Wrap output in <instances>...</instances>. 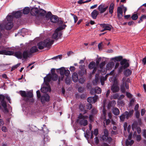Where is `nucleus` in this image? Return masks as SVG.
I'll return each mask as SVG.
<instances>
[{
    "instance_id": "nucleus-28",
    "label": "nucleus",
    "mask_w": 146,
    "mask_h": 146,
    "mask_svg": "<svg viewBox=\"0 0 146 146\" xmlns=\"http://www.w3.org/2000/svg\"><path fill=\"white\" fill-rule=\"evenodd\" d=\"M114 63L113 62H110L107 64L106 66V70H111L114 66Z\"/></svg>"
},
{
    "instance_id": "nucleus-22",
    "label": "nucleus",
    "mask_w": 146,
    "mask_h": 146,
    "mask_svg": "<svg viewBox=\"0 0 146 146\" xmlns=\"http://www.w3.org/2000/svg\"><path fill=\"white\" fill-rule=\"evenodd\" d=\"M111 90L113 93L118 92L119 90V88L117 85L115 84H113L111 86Z\"/></svg>"
},
{
    "instance_id": "nucleus-34",
    "label": "nucleus",
    "mask_w": 146,
    "mask_h": 146,
    "mask_svg": "<svg viewBox=\"0 0 146 146\" xmlns=\"http://www.w3.org/2000/svg\"><path fill=\"white\" fill-rule=\"evenodd\" d=\"M99 79V74H96L95 75V80L93 81V83L94 85H95L97 84Z\"/></svg>"
},
{
    "instance_id": "nucleus-17",
    "label": "nucleus",
    "mask_w": 146,
    "mask_h": 146,
    "mask_svg": "<svg viewBox=\"0 0 146 146\" xmlns=\"http://www.w3.org/2000/svg\"><path fill=\"white\" fill-rule=\"evenodd\" d=\"M46 86L43 87L41 89V91L43 93H46L48 91L50 92L51 89L49 85L46 84Z\"/></svg>"
},
{
    "instance_id": "nucleus-9",
    "label": "nucleus",
    "mask_w": 146,
    "mask_h": 146,
    "mask_svg": "<svg viewBox=\"0 0 146 146\" xmlns=\"http://www.w3.org/2000/svg\"><path fill=\"white\" fill-rule=\"evenodd\" d=\"M126 78L123 77L122 79L123 83L122 85L121 86V92L123 93H125V89L124 87V86L126 89H129V86L128 85H127L126 82H125L126 80Z\"/></svg>"
},
{
    "instance_id": "nucleus-24",
    "label": "nucleus",
    "mask_w": 146,
    "mask_h": 146,
    "mask_svg": "<svg viewBox=\"0 0 146 146\" xmlns=\"http://www.w3.org/2000/svg\"><path fill=\"white\" fill-rule=\"evenodd\" d=\"M51 71L52 74L51 76L52 80L54 81L57 80L58 79V76L56 74H54L55 72L54 69H52Z\"/></svg>"
},
{
    "instance_id": "nucleus-1",
    "label": "nucleus",
    "mask_w": 146,
    "mask_h": 146,
    "mask_svg": "<svg viewBox=\"0 0 146 146\" xmlns=\"http://www.w3.org/2000/svg\"><path fill=\"white\" fill-rule=\"evenodd\" d=\"M13 17L11 15H8L6 18V19L3 21V23L4 28L6 29L10 30L13 26L12 21Z\"/></svg>"
},
{
    "instance_id": "nucleus-11",
    "label": "nucleus",
    "mask_w": 146,
    "mask_h": 146,
    "mask_svg": "<svg viewBox=\"0 0 146 146\" xmlns=\"http://www.w3.org/2000/svg\"><path fill=\"white\" fill-rule=\"evenodd\" d=\"M108 6H105L104 4L100 5L98 7V9L100 13H102L105 12L107 9Z\"/></svg>"
},
{
    "instance_id": "nucleus-45",
    "label": "nucleus",
    "mask_w": 146,
    "mask_h": 146,
    "mask_svg": "<svg viewBox=\"0 0 146 146\" xmlns=\"http://www.w3.org/2000/svg\"><path fill=\"white\" fill-rule=\"evenodd\" d=\"M52 15V13L50 12H48L47 14L46 13L45 16L47 19H50V18Z\"/></svg>"
},
{
    "instance_id": "nucleus-29",
    "label": "nucleus",
    "mask_w": 146,
    "mask_h": 146,
    "mask_svg": "<svg viewBox=\"0 0 146 146\" xmlns=\"http://www.w3.org/2000/svg\"><path fill=\"white\" fill-rule=\"evenodd\" d=\"M134 112L133 110L130 111L129 112L127 111L125 112V113L126 115V117L127 119H128L129 117H131L132 116Z\"/></svg>"
},
{
    "instance_id": "nucleus-16",
    "label": "nucleus",
    "mask_w": 146,
    "mask_h": 146,
    "mask_svg": "<svg viewBox=\"0 0 146 146\" xmlns=\"http://www.w3.org/2000/svg\"><path fill=\"white\" fill-rule=\"evenodd\" d=\"M50 99V96L47 94H45L41 96V102L42 103H44L46 102H48Z\"/></svg>"
},
{
    "instance_id": "nucleus-30",
    "label": "nucleus",
    "mask_w": 146,
    "mask_h": 146,
    "mask_svg": "<svg viewBox=\"0 0 146 146\" xmlns=\"http://www.w3.org/2000/svg\"><path fill=\"white\" fill-rule=\"evenodd\" d=\"M51 21L53 23H56L58 20V17L56 15H52L50 19Z\"/></svg>"
},
{
    "instance_id": "nucleus-50",
    "label": "nucleus",
    "mask_w": 146,
    "mask_h": 146,
    "mask_svg": "<svg viewBox=\"0 0 146 146\" xmlns=\"http://www.w3.org/2000/svg\"><path fill=\"white\" fill-rule=\"evenodd\" d=\"M107 75H106L105 77L102 76L100 78V81H104L106 80L107 78Z\"/></svg>"
},
{
    "instance_id": "nucleus-43",
    "label": "nucleus",
    "mask_w": 146,
    "mask_h": 146,
    "mask_svg": "<svg viewBox=\"0 0 146 146\" xmlns=\"http://www.w3.org/2000/svg\"><path fill=\"white\" fill-rule=\"evenodd\" d=\"M125 116L126 115L125 112L119 117L120 121H123L125 118Z\"/></svg>"
},
{
    "instance_id": "nucleus-31",
    "label": "nucleus",
    "mask_w": 146,
    "mask_h": 146,
    "mask_svg": "<svg viewBox=\"0 0 146 146\" xmlns=\"http://www.w3.org/2000/svg\"><path fill=\"white\" fill-rule=\"evenodd\" d=\"M15 56L17 58L21 59L23 57L22 53L20 51H17L15 53Z\"/></svg>"
},
{
    "instance_id": "nucleus-49",
    "label": "nucleus",
    "mask_w": 146,
    "mask_h": 146,
    "mask_svg": "<svg viewBox=\"0 0 146 146\" xmlns=\"http://www.w3.org/2000/svg\"><path fill=\"white\" fill-rule=\"evenodd\" d=\"M100 72L102 74H106V70L105 68H100Z\"/></svg>"
},
{
    "instance_id": "nucleus-18",
    "label": "nucleus",
    "mask_w": 146,
    "mask_h": 146,
    "mask_svg": "<svg viewBox=\"0 0 146 146\" xmlns=\"http://www.w3.org/2000/svg\"><path fill=\"white\" fill-rule=\"evenodd\" d=\"M59 69L60 70V73L61 75V77L58 78V81L60 82V80H62L63 79L64 75L65 69L63 67L60 68Z\"/></svg>"
},
{
    "instance_id": "nucleus-21",
    "label": "nucleus",
    "mask_w": 146,
    "mask_h": 146,
    "mask_svg": "<svg viewBox=\"0 0 146 146\" xmlns=\"http://www.w3.org/2000/svg\"><path fill=\"white\" fill-rule=\"evenodd\" d=\"M100 25L103 28H104V30H106L111 31L112 27L111 25L105 24H101Z\"/></svg>"
},
{
    "instance_id": "nucleus-58",
    "label": "nucleus",
    "mask_w": 146,
    "mask_h": 146,
    "mask_svg": "<svg viewBox=\"0 0 146 146\" xmlns=\"http://www.w3.org/2000/svg\"><path fill=\"white\" fill-rule=\"evenodd\" d=\"M50 138L48 136H44V142L48 141L50 140Z\"/></svg>"
},
{
    "instance_id": "nucleus-4",
    "label": "nucleus",
    "mask_w": 146,
    "mask_h": 146,
    "mask_svg": "<svg viewBox=\"0 0 146 146\" xmlns=\"http://www.w3.org/2000/svg\"><path fill=\"white\" fill-rule=\"evenodd\" d=\"M66 27V25H63L57 28L52 35V38L56 39L58 36H61L62 34L60 32V31L64 29Z\"/></svg>"
},
{
    "instance_id": "nucleus-51",
    "label": "nucleus",
    "mask_w": 146,
    "mask_h": 146,
    "mask_svg": "<svg viewBox=\"0 0 146 146\" xmlns=\"http://www.w3.org/2000/svg\"><path fill=\"white\" fill-rule=\"evenodd\" d=\"M98 98V96L96 95H95L93 97V103H95L97 101Z\"/></svg>"
},
{
    "instance_id": "nucleus-46",
    "label": "nucleus",
    "mask_w": 146,
    "mask_h": 146,
    "mask_svg": "<svg viewBox=\"0 0 146 146\" xmlns=\"http://www.w3.org/2000/svg\"><path fill=\"white\" fill-rule=\"evenodd\" d=\"M33 96V93L30 91H29L26 93V97L31 98Z\"/></svg>"
},
{
    "instance_id": "nucleus-26",
    "label": "nucleus",
    "mask_w": 146,
    "mask_h": 146,
    "mask_svg": "<svg viewBox=\"0 0 146 146\" xmlns=\"http://www.w3.org/2000/svg\"><path fill=\"white\" fill-rule=\"evenodd\" d=\"M51 77L50 75H49L44 78V82H45L46 84L49 85L48 82L51 81Z\"/></svg>"
},
{
    "instance_id": "nucleus-27",
    "label": "nucleus",
    "mask_w": 146,
    "mask_h": 146,
    "mask_svg": "<svg viewBox=\"0 0 146 146\" xmlns=\"http://www.w3.org/2000/svg\"><path fill=\"white\" fill-rule=\"evenodd\" d=\"M99 14V12L96 9H94L91 13L92 17L94 19L96 18L97 17Z\"/></svg>"
},
{
    "instance_id": "nucleus-10",
    "label": "nucleus",
    "mask_w": 146,
    "mask_h": 146,
    "mask_svg": "<svg viewBox=\"0 0 146 146\" xmlns=\"http://www.w3.org/2000/svg\"><path fill=\"white\" fill-rule=\"evenodd\" d=\"M88 68L90 69H93L92 72V74H93L96 71L97 66L96 65V63L94 62H92L90 63L88 65Z\"/></svg>"
},
{
    "instance_id": "nucleus-55",
    "label": "nucleus",
    "mask_w": 146,
    "mask_h": 146,
    "mask_svg": "<svg viewBox=\"0 0 146 146\" xmlns=\"http://www.w3.org/2000/svg\"><path fill=\"white\" fill-rule=\"evenodd\" d=\"M105 64L106 63L105 62H104L101 63L100 64V69L104 68V67L105 66Z\"/></svg>"
},
{
    "instance_id": "nucleus-63",
    "label": "nucleus",
    "mask_w": 146,
    "mask_h": 146,
    "mask_svg": "<svg viewBox=\"0 0 146 146\" xmlns=\"http://www.w3.org/2000/svg\"><path fill=\"white\" fill-rule=\"evenodd\" d=\"M87 108L88 109H90L92 108V105L90 104H88L86 105Z\"/></svg>"
},
{
    "instance_id": "nucleus-44",
    "label": "nucleus",
    "mask_w": 146,
    "mask_h": 146,
    "mask_svg": "<svg viewBox=\"0 0 146 146\" xmlns=\"http://www.w3.org/2000/svg\"><path fill=\"white\" fill-rule=\"evenodd\" d=\"M19 93L22 97H26V92L25 91H19Z\"/></svg>"
},
{
    "instance_id": "nucleus-25",
    "label": "nucleus",
    "mask_w": 146,
    "mask_h": 146,
    "mask_svg": "<svg viewBox=\"0 0 146 146\" xmlns=\"http://www.w3.org/2000/svg\"><path fill=\"white\" fill-rule=\"evenodd\" d=\"M72 79L74 82H76L78 80V77L77 73L76 72L73 73L72 75Z\"/></svg>"
},
{
    "instance_id": "nucleus-7",
    "label": "nucleus",
    "mask_w": 146,
    "mask_h": 146,
    "mask_svg": "<svg viewBox=\"0 0 146 146\" xmlns=\"http://www.w3.org/2000/svg\"><path fill=\"white\" fill-rule=\"evenodd\" d=\"M46 13V12L45 11L42 9H39L38 10L36 19L38 20L39 21L42 20L43 18H44Z\"/></svg>"
},
{
    "instance_id": "nucleus-6",
    "label": "nucleus",
    "mask_w": 146,
    "mask_h": 146,
    "mask_svg": "<svg viewBox=\"0 0 146 146\" xmlns=\"http://www.w3.org/2000/svg\"><path fill=\"white\" fill-rule=\"evenodd\" d=\"M104 134L102 137V140L110 143L112 141V139L111 137L108 136V131L107 129H105L104 130Z\"/></svg>"
},
{
    "instance_id": "nucleus-20",
    "label": "nucleus",
    "mask_w": 146,
    "mask_h": 146,
    "mask_svg": "<svg viewBox=\"0 0 146 146\" xmlns=\"http://www.w3.org/2000/svg\"><path fill=\"white\" fill-rule=\"evenodd\" d=\"M23 54V57L25 59H27L28 58L30 57L31 54L28 50H25L24 51Z\"/></svg>"
},
{
    "instance_id": "nucleus-3",
    "label": "nucleus",
    "mask_w": 146,
    "mask_h": 146,
    "mask_svg": "<svg viewBox=\"0 0 146 146\" xmlns=\"http://www.w3.org/2000/svg\"><path fill=\"white\" fill-rule=\"evenodd\" d=\"M120 64L121 66H120L118 68V72L119 73L121 72L123 69L128 67L129 65L127 60L125 59H123L120 62Z\"/></svg>"
},
{
    "instance_id": "nucleus-19",
    "label": "nucleus",
    "mask_w": 146,
    "mask_h": 146,
    "mask_svg": "<svg viewBox=\"0 0 146 146\" xmlns=\"http://www.w3.org/2000/svg\"><path fill=\"white\" fill-rule=\"evenodd\" d=\"M13 54V52L11 51H7L5 50H3L0 51V54H1L11 55Z\"/></svg>"
},
{
    "instance_id": "nucleus-60",
    "label": "nucleus",
    "mask_w": 146,
    "mask_h": 146,
    "mask_svg": "<svg viewBox=\"0 0 146 146\" xmlns=\"http://www.w3.org/2000/svg\"><path fill=\"white\" fill-rule=\"evenodd\" d=\"M109 80L110 82H114L115 83L116 81L115 80V78L113 77L110 78L109 79Z\"/></svg>"
},
{
    "instance_id": "nucleus-2",
    "label": "nucleus",
    "mask_w": 146,
    "mask_h": 146,
    "mask_svg": "<svg viewBox=\"0 0 146 146\" xmlns=\"http://www.w3.org/2000/svg\"><path fill=\"white\" fill-rule=\"evenodd\" d=\"M88 117L87 116H84L80 113L78 116L77 121L81 125L85 126L88 124V121L86 119Z\"/></svg>"
},
{
    "instance_id": "nucleus-5",
    "label": "nucleus",
    "mask_w": 146,
    "mask_h": 146,
    "mask_svg": "<svg viewBox=\"0 0 146 146\" xmlns=\"http://www.w3.org/2000/svg\"><path fill=\"white\" fill-rule=\"evenodd\" d=\"M5 96L3 95H0V102L2 106L4 108L3 111L5 113L8 112V110L7 108V105L6 101L4 100Z\"/></svg>"
},
{
    "instance_id": "nucleus-41",
    "label": "nucleus",
    "mask_w": 146,
    "mask_h": 146,
    "mask_svg": "<svg viewBox=\"0 0 146 146\" xmlns=\"http://www.w3.org/2000/svg\"><path fill=\"white\" fill-rule=\"evenodd\" d=\"M119 97V95L117 94H113L110 97V99L112 100L113 99H118Z\"/></svg>"
},
{
    "instance_id": "nucleus-62",
    "label": "nucleus",
    "mask_w": 146,
    "mask_h": 146,
    "mask_svg": "<svg viewBox=\"0 0 146 146\" xmlns=\"http://www.w3.org/2000/svg\"><path fill=\"white\" fill-rule=\"evenodd\" d=\"M98 133V130L97 129H95L94 131V134L96 136H97Z\"/></svg>"
},
{
    "instance_id": "nucleus-59",
    "label": "nucleus",
    "mask_w": 146,
    "mask_h": 146,
    "mask_svg": "<svg viewBox=\"0 0 146 146\" xmlns=\"http://www.w3.org/2000/svg\"><path fill=\"white\" fill-rule=\"evenodd\" d=\"M102 43L101 42L99 43L98 45V49L99 50H102V46H103Z\"/></svg>"
},
{
    "instance_id": "nucleus-33",
    "label": "nucleus",
    "mask_w": 146,
    "mask_h": 146,
    "mask_svg": "<svg viewBox=\"0 0 146 146\" xmlns=\"http://www.w3.org/2000/svg\"><path fill=\"white\" fill-rule=\"evenodd\" d=\"M38 51V49L36 46L32 47L30 50V52L31 54Z\"/></svg>"
},
{
    "instance_id": "nucleus-36",
    "label": "nucleus",
    "mask_w": 146,
    "mask_h": 146,
    "mask_svg": "<svg viewBox=\"0 0 146 146\" xmlns=\"http://www.w3.org/2000/svg\"><path fill=\"white\" fill-rule=\"evenodd\" d=\"M114 4L112 3L110 5L109 8V12L111 14H112L113 12Z\"/></svg>"
},
{
    "instance_id": "nucleus-64",
    "label": "nucleus",
    "mask_w": 146,
    "mask_h": 146,
    "mask_svg": "<svg viewBox=\"0 0 146 146\" xmlns=\"http://www.w3.org/2000/svg\"><path fill=\"white\" fill-rule=\"evenodd\" d=\"M71 72H74L75 70V68L73 66H71L69 68Z\"/></svg>"
},
{
    "instance_id": "nucleus-35",
    "label": "nucleus",
    "mask_w": 146,
    "mask_h": 146,
    "mask_svg": "<svg viewBox=\"0 0 146 146\" xmlns=\"http://www.w3.org/2000/svg\"><path fill=\"white\" fill-rule=\"evenodd\" d=\"M38 48L39 49H42L45 47L43 42H41L38 43L37 44Z\"/></svg>"
},
{
    "instance_id": "nucleus-8",
    "label": "nucleus",
    "mask_w": 146,
    "mask_h": 146,
    "mask_svg": "<svg viewBox=\"0 0 146 146\" xmlns=\"http://www.w3.org/2000/svg\"><path fill=\"white\" fill-rule=\"evenodd\" d=\"M54 40L52 38H49L43 41L45 47L49 48L53 43Z\"/></svg>"
},
{
    "instance_id": "nucleus-57",
    "label": "nucleus",
    "mask_w": 146,
    "mask_h": 146,
    "mask_svg": "<svg viewBox=\"0 0 146 146\" xmlns=\"http://www.w3.org/2000/svg\"><path fill=\"white\" fill-rule=\"evenodd\" d=\"M101 58H98L97 59V60H96V65H97V66L98 67L99 64L100 63V62L101 60Z\"/></svg>"
},
{
    "instance_id": "nucleus-40",
    "label": "nucleus",
    "mask_w": 146,
    "mask_h": 146,
    "mask_svg": "<svg viewBox=\"0 0 146 146\" xmlns=\"http://www.w3.org/2000/svg\"><path fill=\"white\" fill-rule=\"evenodd\" d=\"M113 60H115L117 62L121 61L122 59V57L121 56L115 57L112 58Z\"/></svg>"
},
{
    "instance_id": "nucleus-53",
    "label": "nucleus",
    "mask_w": 146,
    "mask_h": 146,
    "mask_svg": "<svg viewBox=\"0 0 146 146\" xmlns=\"http://www.w3.org/2000/svg\"><path fill=\"white\" fill-rule=\"evenodd\" d=\"M70 74V71L68 70H65L64 72V74H65L66 76H68Z\"/></svg>"
},
{
    "instance_id": "nucleus-13",
    "label": "nucleus",
    "mask_w": 146,
    "mask_h": 146,
    "mask_svg": "<svg viewBox=\"0 0 146 146\" xmlns=\"http://www.w3.org/2000/svg\"><path fill=\"white\" fill-rule=\"evenodd\" d=\"M84 65H81L79 66L80 70L79 72V74L81 76H82L87 73L86 70L85 68Z\"/></svg>"
},
{
    "instance_id": "nucleus-14",
    "label": "nucleus",
    "mask_w": 146,
    "mask_h": 146,
    "mask_svg": "<svg viewBox=\"0 0 146 146\" xmlns=\"http://www.w3.org/2000/svg\"><path fill=\"white\" fill-rule=\"evenodd\" d=\"M38 9L36 7H33L30 10L31 14L33 15L36 17V19H37Z\"/></svg>"
},
{
    "instance_id": "nucleus-15",
    "label": "nucleus",
    "mask_w": 146,
    "mask_h": 146,
    "mask_svg": "<svg viewBox=\"0 0 146 146\" xmlns=\"http://www.w3.org/2000/svg\"><path fill=\"white\" fill-rule=\"evenodd\" d=\"M90 92L92 94H94L95 93L100 94L101 92V89L100 87H96L94 88H92Z\"/></svg>"
},
{
    "instance_id": "nucleus-39",
    "label": "nucleus",
    "mask_w": 146,
    "mask_h": 146,
    "mask_svg": "<svg viewBox=\"0 0 146 146\" xmlns=\"http://www.w3.org/2000/svg\"><path fill=\"white\" fill-rule=\"evenodd\" d=\"M30 11V9L29 7H25L23 10V13L24 14H27Z\"/></svg>"
},
{
    "instance_id": "nucleus-12",
    "label": "nucleus",
    "mask_w": 146,
    "mask_h": 146,
    "mask_svg": "<svg viewBox=\"0 0 146 146\" xmlns=\"http://www.w3.org/2000/svg\"><path fill=\"white\" fill-rule=\"evenodd\" d=\"M123 5H121L120 7H118L117 8V15L119 19L121 18L123 16Z\"/></svg>"
},
{
    "instance_id": "nucleus-47",
    "label": "nucleus",
    "mask_w": 146,
    "mask_h": 146,
    "mask_svg": "<svg viewBox=\"0 0 146 146\" xmlns=\"http://www.w3.org/2000/svg\"><path fill=\"white\" fill-rule=\"evenodd\" d=\"M21 63H18L17 64L13 66L11 69V71H13V70L17 68L19 66Z\"/></svg>"
},
{
    "instance_id": "nucleus-38",
    "label": "nucleus",
    "mask_w": 146,
    "mask_h": 146,
    "mask_svg": "<svg viewBox=\"0 0 146 146\" xmlns=\"http://www.w3.org/2000/svg\"><path fill=\"white\" fill-rule=\"evenodd\" d=\"M145 19H146V15L145 14L142 15L140 17L139 20L138 22V23H140Z\"/></svg>"
},
{
    "instance_id": "nucleus-23",
    "label": "nucleus",
    "mask_w": 146,
    "mask_h": 146,
    "mask_svg": "<svg viewBox=\"0 0 146 146\" xmlns=\"http://www.w3.org/2000/svg\"><path fill=\"white\" fill-rule=\"evenodd\" d=\"M13 17H15L16 18H19L22 15V12L20 11H17V12L12 13Z\"/></svg>"
},
{
    "instance_id": "nucleus-37",
    "label": "nucleus",
    "mask_w": 146,
    "mask_h": 146,
    "mask_svg": "<svg viewBox=\"0 0 146 146\" xmlns=\"http://www.w3.org/2000/svg\"><path fill=\"white\" fill-rule=\"evenodd\" d=\"M112 112L115 115H118L119 113V110L116 108H114L113 109Z\"/></svg>"
},
{
    "instance_id": "nucleus-61",
    "label": "nucleus",
    "mask_w": 146,
    "mask_h": 146,
    "mask_svg": "<svg viewBox=\"0 0 146 146\" xmlns=\"http://www.w3.org/2000/svg\"><path fill=\"white\" fill-rule=\"evenodd\" d=\"M118 104L121 106H123L124 105V103L123 101L119 100L118 102Z\"/></svg>"
},
{
    "instance_id": "nucleus-48",
    "label": "nucleus",
    "mask_w": 146,
    "mask_h": 146,
    "mask_svg": "<svg viewBox=\"0 0 146 146\" xmlns=\"http://www.w3.org/2000/svg\"><path fill=\"white\" fill-rule=\"evenodd\" d=\"M131 19L133 20H137L138 18V16L137 14H133L131 17Z\"/></svg>"
},
{
    "instance_id": "nucleus-54",
    "label": "nucleus",
    "mask_w": 146,
    "mask_h": 146,
    "mask_svg": "<svg viewBox=\"0 0 146 146\" xmlns=\"http://www.w3.org/2000/svg\"><path fill=\"white\" fill-rule=\"evenodd\" d=\"M103 114L104 116V118L106 119V110H105V107H104V106H103Z\"/></svg>"
},
{
    "instance_id": "nucleus-56",
    "label": "nucleus",
    "mask_w": 146,
    "mask_h": 146,
    "mask_svg": "<svg viewBox=\"0 0 146 146\" xmlns=\"http://www.w3.org/2000/svg\"><path fill=\"white\" fill-rule=\"evenodd\" d=\"M87 101L90 103H93V98L92 97H89L87 99Z\"/></svg>"
},
{
    "instance_id": "nucleus-32",
    "label": "nucleus",
    "mask_w": 146,
    "mask_h": 146,
    "mask_svg": "<svg viewBox=\"0 0 146 146\" xmlns=\"http://www.w3.org/2000/svg\"><path fill=\"white\" fill-rule=\"evenodd\" d=\"M132 72L129 69H127L125 70L124 72V74L126 76H128L131 75V74Z\"/></svg>"
},
{
    "instance_id": "nucleus-52",
    "label": "nucleus",
    "mask_w": 146,
    "mask_h": 146,
    "mask_svg": "<svg viewBox=\"0 0 146 146\" xmlns=\"http://www.w3.org/2000/svg\"><path fill=\"white\" fill-rule=\"evenodd\" d=\"M71 15L73 16V18L74 19V23H76L78 20L77 17L75 15H74L73 14L71 13Z\"/></svg>"
},
{
    "instance_id": "nucleus-42",
    "label": "nucleus",
    "mask_w": 146,
    "mask_h": 146,
    "mask_svg": "<svg viewBox=\"0 0 146 146\" xmlns=\"http://www.w3.org/2000/svg\"><path fill=\"white\" fill-rule=\"evenodd\" d=\"M134 141L133 140H126L125 143L127 145H131L134 143Z\"/></svg>"
}]
</instances>
